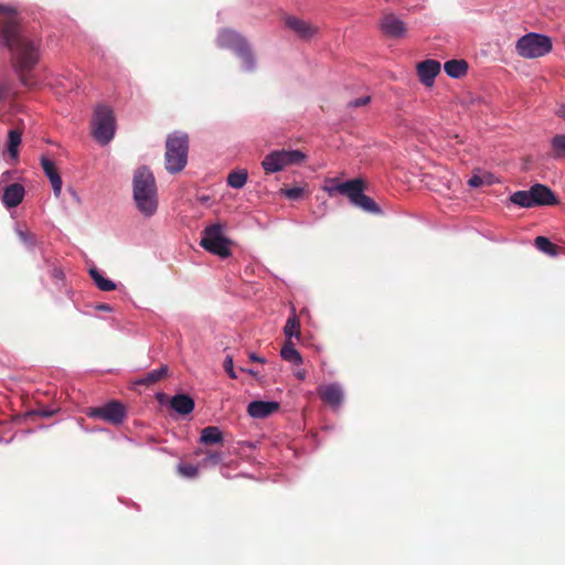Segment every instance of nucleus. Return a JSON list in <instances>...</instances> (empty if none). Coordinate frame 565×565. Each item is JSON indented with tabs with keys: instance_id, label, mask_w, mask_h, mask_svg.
I'll return each mask as SVG.
<instances>
[{
	"instance_id": "f257e3e1",
	"label": "nucleus",
	"mask_w": 565,
	"mask_h": 565,
	"mask_svg": "<svg viewBox=\"0 0 565 565\" xmlns=\"http://www.w3.org/2000/svg\"><path fill=\"white\" fill-rule=\"evenodd\" d=\"M0 41L12 53L21 83L32 87L35 81L31 72L40 61L41 41L29 38L17 17L1 21Z\"/></svg>"
},
{
	"instance_id": "f03ea898",
	"label": "nucleus",
	"mask_w": 565,
	"mask_h": 565,
	"mask_svg": "<svg viewBox=\"0 0 565 565\" xmlns=\"http://www.w3.org/2000/svg\"><path fill=\"white\" fill-rule=\"evenodd\" d=\"M331 185L326 186L324 190L330 196L341 194L350 201V203L366 212L374 215H383L384 212L380 205L364 192L366 190V182L362 178L351 179L344 182H339L337 179L329 180Z\"/></svg>"
},
{
	"instance_id": "7ed1b4c3",
	"label": "nucleus",
	"mask_w": 565,
	"mask_h": 565,
	"mask_svg": "<svg viewBox=\"0 0 565 565\" xmlns=\"http://www.w3.org/2000/svg\"><path fill=\"white\" fill-rule=\"evenodd\" d=\"M134 201L145 217H151L158 210V191L153 173L148 167L135 171L132 180Z\"/></svg>"
},
{
	"instance_id": "20e7f679",
	"label": "nucleus",
	"mask_w": 565,
	"mask_h": 565,
	"mask_svg": "<svg viewBox=\"0 0 565 565\" xmlns=\"http://www.w3.org/2000/svg\"><path fill=\"white\" fill-rule=\"evenodd\" d=\"M189 137L185 132L174 131L166 141V169L170 173H178L188 162Z\"/></svg>"
},
{
	"instance_id": "39448f33",
	"label": "nucleus",
	"mask_w": 565,
	"mask_h": 565,
	"mask_svg": "<svg viewBox=\"0 0 565 565\" xmlns=\"http://www.w3.org/2000/svg\"><path fill=\"white\" fill-rule=\"evenodd\" d=\"M510 202L521 207L552 206L558 204L555 193L545 184L535 183L529 190L516 191Z\"/></svg>"
},
{
	"instance_id": "423d86ee",
	"label": "nucleus",
	"mask_w": 565,
	"mask_h": 565,
	"mask_svg": "<svg viewBox=\"0 0 565 565\" xmlns=\"http://www.w3.org/2000/svg\"><path fill=\"white\" fill-rule=\"evenodd\" d=\"M94 138L100 145H107L115 136L116 118L113 109L106 105H97L92 120Z\"/></svg>"
},
{
	"instance_id": "0eeeda50",
	"label": "nucleus",
	"mask_w": 565,
	"mask_h": 565,
	"mask_svg": "<svg viewBox=\"0 0 565 565\" xmlns=\"http://www.w3.org/2000/svg\"><path fill=\"white\" fill-rule=\"evenodd\" d=\"M552 40L547 35L529 33L521 36L515 44L516 53L524 58H537L552 51Z\"/></svg>"
},
{
	"instance_id": "6e6552de",
	"label": "nucleus",
	"mask_w": 565,
	"mask_h": 565,
	"mask_svg": "<svg viewBox=\"0 0 565 565\" xmlns=\"http://www.w3.org/2000/svg\"><path fill=\"white\" fill-rule=\"evenodd\" d=\"M230 244L231 241L224 235L223 225L218 223L206 226L200 242L205 250L222 258L231 255Z\"/></svg>"
},
{
	"instance_id": "1a4fd4ad",
	"label": "nucleus",
	"mask_w": 565,
	"mask_h": 565,
	"mask_svg": "<svg viewBox=\"0 0 565 565\" xmlns=\"http://www.w3.org/2000/svg\"><path fill=\"white\" fill-rule=\"evenodd\" d=\"M306 154L300 150H276L268 153L262 161V167L267 174L281 171L287 166L303 162Z\"/></svg>"
},
{
	"instance_id": "9d476101",
	"label": "nucleus",
	"mask_w": 565,
	"mask_h": 565,
	"mask_svg": "<svg viewBox=\"0 0 565 565\" xmlns=\"http://www.w3.org/2000/svg\"><path fill=\"white\" fill-rule=\"evenodd\" d=\"M86 415L89 418H100L113 425L119 426L127 418V408L121 402L113 399L103 406L89 408Z\"/></svg>"
},
{
	"instance_id": "9b49d317",
	"label": "nucleus",
	"mask_w": 565,
	"mask_h": 565,
	"mask_svg": "<svg viewBox=\"0 0 565 565\" xmlns=\"http://www.w3.org/2000/svg\"><path fill=\"white\" fill-rule=\"evenodd\" d=\"M285 26L301 41H310L319 33V26L297 15L285 14L282 17Z\"/></svg>"
},
{
	"instance_id": "f8f14e48",
	"label": "nucleus",
	"mask_w": 565,
	"mask_h": 565,
	"mask_svg": "<svg viewBox=\"0 0 565 565\" xmlns=\"http://www.w3.org/2000/svg\"><path fill=\"white\" fill-rule=\"evenodd\" d=\"M317 393L333 411H338L344 402V391L342 385L338 382L319 386Z\"/></svg>"
},
{
	"instance_id": "ddd939ff",
	"label": "nucleus",
	"mask_w": 565,
	"mask_h": 565,
	"mask_svg": "<svg viewBox=\"0 0 565 565\" xmlns=\"http://www.w3.org/2000/svg\"><path fill=\"white\" fill-rule=\"evenodd\" d=\"M287 340L284 342L279 353H298L292 337L300 338V323L296 316L289 317L284 328Z\"/></svg>"
},
{
	"instance_id": "4468645a",
	"label": "nucleus",
	"mask_w": 565,
	"mask_h": 565,
	"mask_svg": "<svg viewBox=\"0 0 565 565\" xmlns=\"http://www.w3.org/2000/svg\"><path fill=\"white\" fill-rule=\"evenodd\" d=\"M280 404L276 401H252L247 406V413L252 418H266L276 411H278Z\"/></svg>"
},
{
	"instance_id": "2eb2a0df",
	"label": "nucleus",
	"mask_w": 565,
	"mask_h": 565,
	"mask_svg": "<svg viewBox=\"0 0 565 565\" xmlns=\"http://www.w3.org/2000/svg\"><path fill=\"white\" fill-rule=\"evenodd\" d=\"M440 73V63L435 60H425L417 64L419 81L425 86H431L435 77Z\"/></svg>"
},
{
	"instance_id": "dca6fc26",
	"label": "nucleus",
	"mask_w": 565,
	"mask_h": 565,
	"mask_svg": "<svg viewBox=\"0 0 565 565\" xmlns=\"http://www.w3.org/2000/svg\"><path fill=\"white\" fill-rule=\"evenodd\" d=\"M170 408L181 416H186L194 411L195 402L186 393H177L169 401Z\"/></svg>"
},
{
	"instance_id": "f3484780",
	"label": "nucleus",
	"mask_w": 565,
	"mask_h": 565,
	"mask_svg": "<svg viewBox=\"0 0 565 565\" xmlns=\"http://www.w3.org/2000/svg\"><path fill=\"white\" fill-rule=\"evenodd\" d=\"M41 167H42L45 175L49 178V180L51 182L54 195L56 198H58L62 192L63 181H62V178L55 167V163L51 159H49L46 157H42L41 158Z\"/></svg>"
},
{
	"instance_id": "a211bd4d",
	"label": "nucleus",
	"mask_w": 565,
	"mask_h": 565,
	"mask_svg": "<svg viewBox=\"0 0 565 565\" xmlns=\"http://www.w3.org/2000/svg\"><path fill=\"white\" fill-rule=\"evenodd\" d=\"M24 194V188L20 183L9 184L3 189L2 203L8 209L15 207L23 201Z\"/></svg>"
},
{
	"instance_id": "6ab92c4d",
	"label": "nucleus",
	"mask_w": 565,
	"mask_h": 565,
	"mask_svg": "<svg viewBox=\"0 0 565 565\" xmlns=\"http://www.w3.org/2000/svg\"><path fill=\"white\" fill-rule=\"evenodd\" d=\"M167 373H168V365L162 364L160 367L151 370L150 372L146 373L145 375L137 377L134 381V385L150 386V385L157 383L158 381H160Z\"/></svg>"
},
{
	"instance_id": "aec40b11",
	"label": "nucleus",
	"mask_w": 565,
	"mask_h": 565,
	"mask_svg": "<svg viewBox=\"0 0 565 565\" xmlns=\"http://www.w3.org/2000/svg\"><path fill=\"white\" fill-rule=\"evenodd\" d=\"M224 440L223 431L218 426H206L201 430L200 444L209 446L222 444Z\"/></svg>"
},
{
	"instance_id": "412c9836",
	"label": "nucleus",
	"mask_w": 565,
	"mask_h": 565,
	"mask_svg": "<svg viewBox=\"0 0 565 565\" xmlns=\"http://www.w3.org/2000/svg\"><path fill=\"white\" fill-rule=\"evenodd\" d=\"M218 43L223 47H232L237 52L246 41L236 32L224 30L218 35Z\"/></svg>"
},
{
	"instance_id": "4be33fe9",
	"label": "nucleus",
	"mask_w": 565,
	"mask_h": 565,
	"mask_svg": "<svg viewBox=\"0 0 565 565\" xmlns=\"http://www.w3.org/2000/svg\"><path fill=\"white\" fill-rule=\"evenodd\" d=\"M445 72L452 78H460L468 71V63L465 60H450L444 65Z\"/></svg>"
},
{
	"instance_id": "5701e85b",
	"label": "nucleus",
	"mask_w": 565,
	"mask_h": 565,
	"mask_svg": "<svg viewBox=\"0 0 565 565\" xmlns=\"http://www.w3.org/2000/svg\"><path fill=\"white\" fill-rule=\"evenodd\" d=\"M550 156L555 160L565 159V134L555 135L551 139Z\"/></svg>"
},
{
	"instance_id": "b1692460",
	"label": "nucleus",
	"mask_w": 565,
	"mask_h": 565,
	"mask_svg": "<svg viewBox=\"0 0 565 565\" xmlns=\"http://www.w3.org/2000/svg\"><path fill=\"white\" fill-rule=\"evenodd\" d=\"M534 245L539 250L550 256H557L561 253V247L545 236H537L534 239Z\"/></svg>"
},
{
	"instance_id": "393cba45",
	"label": "nucleus",
	"mask_w": 565,
	"mask_h": 565,
	"mask_svg": "<svg viewBox=\"0 0 565 565\" xmlns=\"http://www.w3.org/2000/svg\"><path fill=\"white\" fill-rule=\"evenodd\" d=\"M89 275L98 289L103 291H111L116 289V284L108 278H105L97 268H90Z\"/></svg>"
},
{
	"instance_id": "a878e982",
	"label": "nucleus",
	"mask_w": 565,
	"mask_h": 565,
	"mask_svg": "<svg viewBox=\"0 0 565 565\" xmlns=\"http://www.w3.org/2000/svg\"><path fill=\"white\" fill-rule=\"evenodd\" d=\"M21 143V132L12 129L8 135V152L13 160L18 159L19 146Z\"/></svg>"
},
{
	"instance_id": "bb28decb",
	"label": "nucleus",
	"mask_w": 565,
	"mask_h": 565,
	"mask_svg": "<svg viewBox=\"0 0 565 565\" xmlns=\"http://www.w3.org/2000/svg\"><path fill=\"white\" fill-rule=\"evenodd\" d=\"M407 35L406 24L397 18L391 15V42L401 40Z\"/></svg>"
},
{
	"instance_id": "cd10ccee",
	"label": "nucleus",
	"mask_w": 565,
	"mask_h": 565,
	"mask_svg": "<svg viewBox=\"0 0 565 565\" xmlns=\"http://www.w3.org/2000/svg\"><path fill=\"white\" fill-rule=\"evenodd\" d=\"M247 172L245 170L242 171H233L227 177V184L234 189H242L247 181Z\"/></svg>"
},
{
	"instance_id": "c85d7f7f",
	"label": "nucleus",
	"mask_w": 565,
	"mask_h": 565,
	"mask_svg": "<svg viewBox=\"0 0 565 565\" xmlns=\"http://www.w3.org/2000/svg\"><path fill=\"white\" fill-rule=\"evenodd\" d=\"M224 459L223 452L221 451H209L201 460L202 467H215L220 465Z\"/></svg>"
},
{
	"instance_id": "c756f323",
	"label": "nucleus",
	"mask_w": 565,
	"mask_h": 565,
	"mask_svg": "<svg viewBox=\"0 0 565 565\" xmlns=\"http://www.w3.org/2000/svg\"><path fill=\"white\" fill-rule=\"evenodd\" d=\"M237 54L243 60L246 70L250 71L254 67V57L247 43H245L244 45H242L241 49L237 50Z\"/></svg>"
},
{
	"instance_id": "7c9ffc66",
	"label": "nucleus",
	"mask_w": 565,
	"mask_h": 565,
	"mask_svg": "<svg viewBox=\"0 0 565 565\" xmlns=\"http://www.w3.org/2000/svg\"><path fill=\"white\" fill-rule=\"evenodd\" d=\"M179 473L186 479H194L199 475V467L191 463L178 465Z\"/></svg>"
},
{
	"instance_id": "2f4dec72",
	"label": "nucleus",
	"mask_w": 565,
	"mask_h": 565,
	"mask_svg": "<svg viewBox=\"0 0 565 565\" xmlns=\"http://www.w3.org/2000/svg\"><path fill=\"white\" fill-rule=\"evenodd\" d=\"M17 235L19 239L28 247L32 248L36 244V237L28 230L18 228Z\"/></svg>"
},
{
	"instance_id": "473e14b6",
	"label": "nucleus",
	"mask_w": 565,
	"mask_h": 565,
	"mask_svg": "<svg viewBox=\"0 0 565 565\" xmlns=\"http://www.w3.org/2000/svg\"><path fill=\"white\" fill-rule=\"evenodd\" d=\"M57 411L51 407H43L41 409H31L24 413L23 418L29 419L33 416H40L43 418L52 417Z\"/></svg>"
},
{
	"instance_id": "72a5a7b5",
	"label": "nucleus",
	"mask_w": 565,
	"mask_h": 565,
	"mask_svg": "<svg viewBox=\"0 0 565 565\" xmlns=\"http://www.w3.org/2000/svg\"><path fill=\"white\" fill-rule=\"evenodd\" d=\"M281 194L286 196L289 200H298L303 194V188L301 186H294L288 189H281Z\"/></svg>"
},
{
	"instance_id": "f704fd0d",
	"label": "nucleus",
	"mask_w": 565,
	"mask_h": 565,
	"mask_svg": "<svg viewBox=\"0 0 565 565\" xmlns=\"http://www.w3.org/2000/svg\"><path fill=\"white\" fill-rule=\"evenodd\" d=\"M468 184L472 188H479L483 184H491L490 175L475 174L468 180Z\"/></svg>"
},
{
	"instance_id": "c9c22d12",
	"label": "nucleus",
	"mask_w": 565,
	"mask_h": 565,
	"mask_svg": "<svg viewBox=\"0 0 565 565\" xmlns=\"http://www.w3.org/2000/svg\"><path fill=\"white\" fill-rule=\"evenodd\" d=\"M0 15H2L3 20L14 19L17 17V10L12 7L0 4Z\"/></svg>"
},
{
	"instance_id": "e433bc0d",
	"label": "nucleus",
	"mask_w": 565,
	"mask_h": 565,
	"mask_svg": "<svg viewBox=\"0 0 565 565\" xmlns=\"http://www.w3.org/2000/svg\"><path fill=\"white\" fill-rule=\"evenodd\" d=\"M224 367L231 379H237V374L233 366V355H226L224 361Z\"/></svg>"
},
{
	"instance_id": "4c0bfd02",
	"label": "nucleus",
	"mask_w": 565,
	"mask_h": 565,
	"mask_svg": "<svg viewBox=\"0 0 565 565\" xmlns=\"http://www.w3.org/2000/svg\"><path fill=\"white\" fill-rule=\"evenodd\" d=\"M369 102H370V97L369 96H364V97H360V98H356L354 100H351L348 104V106L349 107H360V106L366 105Z\"/></svg>"
},
{
	"instance_id": "58836bf2",
	"label": "nucleus",
	"mask_w": 565,
	"mask_h": 565,
	"mask_svg": "<svg viewBox=\"0 0 565 565\" xmlns=\"http://www.w3.org/2000/svg\"><path fill=\"white\" fill-rule=\"evenodd\" d=\"M285 360L289 361L294 365H299L303 362L302 355H280Z\"/></svg>"
},
{
	"instance_id": "ea45409f",
	"label": "nucleus",
	"mask_w": 565,
	"mask_h": 565,
	"mask_svg": "<svg viewBox=\"0 0 565 565\" xmlns=\"http://www.w3.org/2000/svg\"><path fill=\"white\" fill-rule=\"evenodd\" d=\"M381 29L384 34L388 33V18L384 17L381 22Z\"/></svg>"
},
{
	"instance_id": "a19ab883",
	"label": "nucleus",
	"mask_w": 565,
	"mask_h": 565,
	"mask_svg": "<svg viewBox=\"0 0 565 565\" xmlns=\"http://www.w3.org/2000/svg\"><path fill=\"white\" fill-rule=\"evenodd\" d=\"M248 356L254 362H258V363H266L267 362V359L265 358V355H248Z\"/></svg>"
},
{
	"instance_id": "79ce46f5",
	"label": "nucleus",
	"mask_w": 565,
	"mask_h": 565,
	"mask_svg": "<svg viewBox=\"0 0 565 565\" xmlns=\"http://www.w3.org/2000/svg\"><path fill=\"white\" fill-rule=\"evenodd\" d=\"M7 94H8V88L3 85H0V102L6 99Z\"/></svg>"
},
{
	"instance_id": "37998d69",
	"label": "nucleus",
	"mask_w": 565,
	"mask_h": 565,
	"mask_svg": "<svg viewBox=\"0 0 565 565\" xmlns=\"http://www.w3.org/2000/svg\"><path fill=\"white\" fill-rule=\"evenodd\" d=\"M296 376L299 379V380H305L306 377V372L303 370L301 371H297L296 372Z\"/></svg>"
},
{
	"instance_id": "c03bdc74",
	"label": "nucleus",
	"mask_w": 565,
	"mask_h": 565,
	"mask_svg": "<svg viewBox=\"0 0 565 565\" xmlns=\"http://www.w3.org/2000/svg\"><path fill=\"white\" fill-rule=\"evenodd\" d=\"M98 309L103 310V311H109L110 310V306L107 305V303H103V305L98 306Z\"/></svg>"
},
{
	"instance_id": "a18cd8bd",
	"label": "nucleus",
	"mask_w": 565,
	"mask_h": 565,
	"mask_svg": "<svg viewBox=\"0 0 565 565\" xmlns=\"http://www.w3.org/2000/svg\"><path fill=\"white\" fill-rule=\"evenodd\" d=\"M156 397H157V399H158L160 403H162V402H163V399L166 398V395H164L163 393H157V394H156Z\"/></svg>"
},
{
	"instance_id": "49530a36",
	"label": "nucleus",
	"mask_w": 565,
	"mask_h": 565,
	"mask_svg": "<svg viewBox=\"0 0 565 565\" xmlns=\"http://www.w3.org/2000/svg\"><path fill=\"white\" fill-rule=\"evenodd\" d=\"M34 430L33 429H28L25 430V434H32Z\"/></svg>"
},
{
	"instance_id": "de8ad7c7",
	"label": "nucleus",
	"mask_w": 565,
	"mask_h": 565,
	"mask_svg": "<svg viewBox=\"0 0 565 565\" xmlns=\"http://www.w3.org/2000/svg\"><path fill=\"white\" fill-rule=\"evenodd\" d=\"M563 117H565V111L563 113Z\"/></svg>"
}]
</instances>
